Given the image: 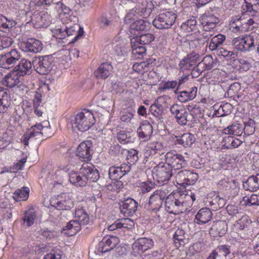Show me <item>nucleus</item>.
Returning <instances> with one entry per match:
<instances>
[{"label":"nucleus","mask_w":259,"mask_h":259,"mask_svg":"<svg viewBox=\"0 0 259 259\" xmlns=\"http://www.w3.org/2000/svg\"><path fill=\"white\" fill-rule=\"evenodd\" d=\"M122 185V183L120 181L114 182V187H118L119 189L121 187V189L117 192V194L115 196V200L118 202L121 213H123L124 217L131 216L137 211L138 204L133 199L125 198Z\"/></svg>","instance_id":"nucleus-1"},{"label":"nucleus","mask_w":259,"mask_h":259,"mask_svg":"<svg viewBox=\"0 0 259 259\" xmlns=\"http://www.w3.org/2000/svg\"><path fill=\"white\" fill-rule=\"evenodd\" d=\"M95 122L93 113L86 109L78 112L71 119L72 124L82 132L88 131L95 124Z\"/></svg>","instance_id":"nucleus-2"},{"label":"nucleus","mask_w":259,"mask_h":259,"mask_svg":"<svg viewBox=\"0 0 259 259\" xmlns=\"http://www.w3.org/2000/svg\"><path fill=\"white\" fill-rule=\"evenodd\" d=\"M176 14L171 11L161 13L157 16L153 21V24L158 29H168L175 22Z\"/></svg>","instance_id":"nucleus-3"},{"label":"nucleus","mask_w":259,"mask_h":259,"mask_svg":"<svg viewBox=\"0 0 259 259\" xmlns=\"http://www.w3.org/2000/svg\"><path fill=\"white\" fill-rule=\"evenodd\" d=\"M49 130L47 127H45L41 123H36L27 130L21 139L22 143L25 146L29 145V141L32 138L37 139L40 137H49L51 136L45 135L44 130Z\"/></svg>","instance_id":"nucleus-4"},{"label":"nucleus","mask_w":259,"mask_h":259,"mask_svg":"<svg viewBox=\"0 0 259 259\" xmlns=\"http://www.w3.org/2000/svg\"><path fill=\"white\" fill-rule=\"evenodd\" d=\"M50 204L58 210H70L74 206L73 199L65 193L53 197L50 199Z\"/></svg>","instance_id":"nucleus-5"},{"label":"nucleus","mask_w":259,"mask_h":259,"mask_svg":"<svg viewBox=\"0 0 259 259\" xmlns=\"http://www.w3.org/2000/svg\"><path fill=\"white\" fill-rule=\"evenodd\" d=\"M165 162L167 167L172 170H177L182 168L187 164L184 156L175 151H169L165 155Z\"/></svg>","instance_id":"nucleus-6"},{"label":"nucleus","mask_w":259,"mask_h":259,"mask_svg":"<svg viewBox=\"0 0 259 259\" xmlns=\"http://www.w3.org/2000/svg\"><path fill=\"white\" fill-rule=\"evenodd\" d=\"M20 53L18 50L12 49L4 55H0V67L10 69L20 59Z\"/></svg>","instance_id":"nucleus-7"},{"label":"nucleus","mask_w":259,"mask_h":259,"mask_svg":"<svg viewBox=\"0 0 259 259\" xmlns=\"http://www.w3.org/2000/svg\"><path fill=\"white\" fill-rule=\"evenodd\" d=\"M198 178L196 173L186 169L179 171L175 176L177 184L183 187L194 184Z\"/></svg>","instance_id":"nucleus-8"},{"label":"nucleus","mask_w":259,"mask_h":259,"mask_svg":"<svg viewBox=\"0 0 259 259\" xmlns=\"http://www.w3.org/2000/svg\"><path fill=\"white\" fill-rule=\"evenodd\" d=\"M93 143L87 140L80 143L76 149V155L83 161L88 162L92 157Z\"/></svg>","instance_id":"nucleus-9"},{"label":"nucleus","mask_w":259,"mask_h":259,"mask_svg":"<svg viewBox=\"0 0 259 259\" xmlns=\"http://www.w3.org/2000/svg\"><path fill=\"white\" fill-rule=\"evenodd\" d=\"M31 22L35 28L47 26L51 21V16L44 10H36L31 16Z\"/></svg>","instance_id":"nucleus-10"},{"label":"nucleus","mask_w":259,"mask_h":259,"mask_svg":"<svg viewBox=\"0 0 259 259\" xmlns=\"http://www.w3.org/2000/svg\"><path fill=\"white\" fill-rule=\"evenodd\" d=\"M165 208L167 212L174 214L182 213L186 209L184 202L176 199L172 195L166 198Z\"/></svg>","instance_id":"nucleus-11"},{"label":"nucleus","mask_w":259,"mask_h":259,"mask_svg":"<svg viewBox=\"0 0 259 259\" xmlns=\"http://www.w3.org/2000/svg\"><path fill=\"white\" fill-rule=\"evenodd\" d=\"M153 246V241L152 239L146 238L139 239L132 245L133 252L135 256L141 255Z\"/></svg>","instance_id":"nucleus-12"},{"label":"nucleus","mask_w":259,"mask_h":259,"mask_svg":"<svg viewBox=\"0 0 259 259\" xmlns=\"http://www.w3.org/2000/svg\"><path fill=\"white\" fill-rule=\"evenodd\" d=\"M199 55L198 52L193 51L187 55L180 62L179 67L182 71L190 70L196 64L199 60Z\"/></svg>","instance_id":"nucleus-13"},{"label":"nucleus","mask_w":259,"mask_h":259,"mask_svg":"<svg viewBox=\"0 0 259 259\" xmlns=\"http://www.w3.org/2000/svg\"><path fill=\"white\" fill-rule=\"evenodd\" d=\"M233 44L236 49L241 51H249L255 47L254 43L248 35L241 39L234 38L233 40Z\"/></svg>","instance_id":"nucleus-14"},{"label":"nucleus","mask_w":259,"mask_h":259,"mask_svg":"<svg viewBox=\"0 0 259 259\" xmlns=\"http://www.w3.org/2000/svg\"><path fill=\"white\" fill-rule=\"evenodd\" d=\"M165 194L161 190H156L149 198V209L151 210H158L162 204Z\"/></svg>","instance_id":"nucleus-15"},{"label":"nucleus","mask_w":259,"mask_h":259,"mask_svg":"<svg viewBox=\"0 0 259 259\" xmlns=\"http://www.w3.org/2000/svg\"><path fill=\"white\" fill-rule=\"evenodd\" d=\"M168 98L167 96H162L157 98L150 107V112L155 117L160 120L162 118V113L164 111V107L162 103Z\"/></svg>","instance_id":"nucleus-16"},{"label":"nucleus","mask_w":259,"mask_h":259,"mask_svg":"<svg viewBox=\"0 0 259 259\" xmlns=\"http://www.w3.org/2000/svg\"><path fill=\"white\" fill-rule=\"evenodd\" d=\"M200 22L203 26V30L208 31L215 28L219 20L213 14H204L200 18Z\"/></svg>","instance_id":"nucleus-17"},{"label":"nucleus","mask_w":259,"mask_h":259,"mask_svg":"<svg viewBox=\"0 0 259 259\" xmlns=\"http://www.w3.org/2000/svg\"><path fill=\"white\" fill-rule=\"evenodd\" d=\"M21 47L25 52L36 53L41 51L42 44L37 39L30 38L26 41L21 43Z\"/></svg>","instance_id":"nucleus-18"},{"label":"nucleus","mask_w":259,"mask_h":259,"mask_svg":"<svg viewBox=\"0 0 259 259\" xmlns=\"http://www.w3.org/2000/svg\"><path fill=\"white\" fill-rule=\"evenodd\" d=\"M172 175L171 169L165 165L159 166L156 169L155 176L159 183L167 182Z\"/></svg>","instance_id":"nucleus-19"},{"label":"nucleus","mask_w":259,"mask_h":259,"mask_svg":"<svg viewBox=\"0 0 259 259\" xmlns=\"http://www.w3.org/2000/svg\"><path fill=\"white\" fill-rule=\"evenodd\" d=\"M227 231V224L225 221H219L214 222L209 230L210 235L213 237H222Z\"/></svg>","instance_id":"nucleus-20"},{"label":"nucleus","mask_w":259,"mask_h":259,"mask_svg":"<svg viewBox=\"0 0 259 259\" xmlns=\"http://www.w3.org/2000/svg\"><path fill=\"white\" fill-rule=\"evenodd\" d=\"M22 77L17 72L13 71L5 76L2 80L3 85L12 88L18 86Z\"/></svg>","instance_id":"nucleus-21"},{"label":"nucleus","mask_w":259,"mask_h":259,"mask_svg":"<svg viewBox=\"0 0 259 259\" xmlns=\"http://www.w3.org/2000/svg\"><path fill=\"white\" fill-rule=\"evenodd\" d=\"M66 28V36H74V37L69 42L74 43L76 41L84 34L83 28L77 24H74L71 26H65Z\"/></svg>","instance_id":"nucleus-22"},{"label":"nucleus","mask_w":259,"mask_h":259,"mask_svg":"<svg viewBox=\"0 0 259 259\" xmlns=\"http://www.w3.org/2000/svg\"><path fill=\"white\" fill-rule=\"evenodd\" d=\"M211 199L208 198V202L213 210H217L223 208L226 203V200L223 197H221L219 193L213 192L210 194Z\"/></svg>","instance_id":"nucleus-23"},{"label":"nucleus","mask_w":259,"mask_h":259,"mask_svg":"<svg viewBox=\"0 0 259 259\" xmlns=\"http://www.w3.org/2000/svg\"><path fill=\"white\" fill-rule=\"evenodd\" d=\"M212 216V213L210 209L202 208L197 213L195 222L199 225L206 224L211 220Z\"/></svg>","instance_id":"nucleus-24"},{"label":"nucleus","mask_w":259,"mask_h":259,"mask_svg":"<svg viewBox=\"0 0 259 259\" xmlns=\"http://www.w3.org/2000/svg\"><path fill=\"white\" fill-rule=\"evenodd\" d=\"M11 104L10 95L6 89L0 87V113L7 112Z\"/></svg>","instance_id":"nucleus-25"},{"label":"nucleus","mask_w":259,"mask_h":259,"mask_svg":"<svg viewBox=\"0 0 259 259\" xmlns=\"http://www.w3.org/2000/svg\"><path fill=\"white\" fill-rule=\"evenodd\" d=\"M112 70L111 64L105 62L95 71L94 74L97 78L105 79L111 74Z\"/></svg>","instance_id":"nucleus-26"},{"label":"nucleus","mask_w":259,"mask_h":259,"mask_svg":"<svg viewBox=\"0 0 259 259\" xmlns=\"http://www.w3.org/2000/svg\"><path fill=\"white\" fill-rule=\"evenodd\" d=\"M69 181L72 185L77 187L87 185V179L80 172L71 171L69 175Z\"/></svg>","instance_id":"nucleus-27"},{"label":"nucleus","mask_w":259,"mask_h":259,"mask_svg":"<svg viewBox=\"0 0 259 259\" xmlns=\"http://www.w3.org/2000/svg\"><path fill=\"white\" fill-rule=\"evenodd\" d=\"M137 133L140 138L144 141L148 140L153 133L152 126L149 122L145 121L138 128Z\"/></svg>","instance_id":"nucleus-28"},{"label":"nucleus","mask_w":259,"mask_h":259,"mask_svg":"<svg viewBox=\"0 0 259 259\" xmlns=\"http://www.w3.org/2000/svg\"><path fill=\"white\" fill-rule=\"evenodd\" d=\"M52 62L48 56L40 60L36 68V71L40 74H48L51 70Z\"/></svg>","instance_id":"nucleus-29"},{"label":"nucleus","mask_w":259,"mask_h":259,"mask_svg":"<svg viewBox=\"0 0 259 259\" xmlns=\"http://www.w3.org/2000/svg\"><path fill=\"white\" fill-rule=\"evenodd\" d=\"M112 235H110L104 237L96 246L97 251L98 252L104 253L112 250Z\"/></svg>","instance_id":"nucleus-30"},{"label":"nucleus","mask_w":259,"mask_h":259,"mask_svg":"<svg viewBox=\"0 0 259 259\" xmlns=\"http://www.w3.org/2000/svg\"><path fill=\"white\" fill-rule=\"evenodd\" d=\"M75 221L78 222L82 225H85L89 224L90 218L89 214L86 212L83 207L78 206L76 208L74 212Z\"/></svg>","instance_id":"nucleus-31"},{"label":"nucleus","mask_w":259,"mask_h":259,"mask_svg":"<svg viewBox=\"0 0 259 259\" xmlns=\"http://www.w3.org/2000/svg\"><path fill=\"white\" fill-rule=\"evenodd\" d=\"M197 88L194 87L188 91L181 92L178 95V99L182 103L192 100L196 96Z\"/></svg>","instance_id":"nucleus-32"},{"label":"nucleus","mask_w":259,"mask_h":259,"mask_svg":"<svg viewBox=\"0 0 259 259\" xmlns=\"http://www.w3.org/2000/svg\"><path fill=\"white\" fill-rule=\"evenodd\" d=\"M243 186L246 190L251 192L255 191L259 189V174L256 176H252L248 178L247 181L243 184Z\"/></svg>","instance_id":"nucleus-33"},{"label":"nucleus","mask_w":259,"mask_h":259,"mask_svg":"<svg viewBox=\"0 0 259 259\" xmlns=\"http://www.w3.org/2000/svg\"><path fill=\"white\" fill-rule=\"evenodd\" d=\"M154 35L151 33H146L136 36L131 40V43L141 44L143 46H148L154 39Z\"/></svg>","instance_id":"nucleus-34"},{"label":"nucleus","mask_w":259,"mask_h":259,"mask_svg":"<svg viewBox=\"0 0 259 259\" xmlns=\"http://www.w3.org/2000/svg\"><path fill=\"white\" fill-rule=\"evenodd\" d=\"M53 3V0H31L26 8L24 9L25 14L34 11L37 7L41 6H50Z\"/></svg>","instance_id":"nucleus-35"},{"label":"nucleus","mask_w":259,"mask_h":259,"mask_svg":"<svg viewBox=\"0 0 259 259\" xmlns=\"http://www.w3.org/2000/svg\"><path fill=\"white\" fill-rule=\"evenodd\" d=\"M212 58L210 57H204L202 61L199 62L197 66L193 69V74H195L196 72L197 74H199L204 70H210L212 67Z\"/></svg>","instance_id":"nucleus-36"},{"label":"nucleus","mask_w":259,"mask_h":259,"mask_svg":"<svg viewBox=\"0 0 259 259\" xmlns=\"http://www.w3.org/2000/svg\"><path fill=\"white\" fill-rule=\"evenodd\" d=\"M178 144L184 147H190L195 141L194 136L189 133L183 134L181 136L176 137Z\"/></svg>","instance_id":"nucleus-37"},{"label":"nucleus","mask_w":259,"mask_h":259,"mask_svg":"<svg viewBox=\"0 0 259 259\" xmlns=\"http://www.w3.org/2000/svg\"><path fill=\"white\" fill-rule=\"evenodd\" d=\"M17 67V70L15 71L23 77L24 75L29 74L31 72L32 65L30 61L22 59Z\"/></svg>","instance_id":"nucleus-38"},{"label":"nucleus","mask_w":259,"mask_h":259,"mask_svg":"<svg viewBox=\"0 0 259 259\" xmlns=\"http://www.w3.org/2000/svg\"><path fill=\"white\" fill-rule=\"evenodd\" d=\"M82 225L75 220L70 221L65 226L64 231H66L65 234L69 236H72L76 234L81 229Z\"/></svg>","instance_id":"nucleus-39"},{"label":"nucleus","mask_w":259,"mask_h":259,"mask_svg":"<svg viewBox=\"0 0 259 259\" xmlns=\"http://www.w3.org/2000/svg\"><path fill=\"white\" fill-rule=\"evenodd\" d=\"M146 6L147 4L145 5L141 4L140 6L135 7L126 15L125 17V21L127 22L128 20L133 19V16H144L146 12Z\"/></svg>","instance_id":"nucleus-40"},{"label":"nucleus","mask_w":259,"mask_h":259,"mask_svg":"<svg viewBox=\"0 0 259 259\" xmlns=\"http://www.w3.org/2000/svg\"><path fill=\"white\" fill-rule=\"evenodd\" d=\"M186 40L188 42L190 49H199L203 46L205 43L204 38L195 37L192 34L187 35Z\"/></svg>","instance_id":"nucleus-41"},{"label":"nucleus","mask_w":259,"mask_h":259,"mask_svg":"<svg viewBox=\"0 0 259 259\" xmlns=\"http://www.w3.org/2000/svg\"><path fill=\"white\" fill-rule=\"evenodd\" d=\"M29 189L27 187H23L18 189L14 192L13 197L16 201H24L29 197Z\"/></svg>","instance_id":"nucleus-42"},{"label":"nucleus","mask_w":259,"mask_h":259,"mask_svg":"<svg viewBox=\"0 0 259 259\" xmlns=\"http://www.w3.org/2000/svg\"><path fill=\"white\" fill-rule=\"evenodd\" d=\"M226 40V36L219 34L213 37L209 45V48L211 51L218 49Z\"/></svg>","instance_id":"nucleus-43"},{"label":"nucleus","mask_w":259,"mask_h":259,"mask_svg":"<svg viewBox=\"0 0 259 259\" xmlns=\"http://www.w3.org/2000/svg\"><path fill=\"white\" fill-rule=\"evenodd\" d=\"M94 99L99 106L104 108H107L111 100L108 97L107 93L100 92L94 97Z\"/></svg>","instance_id":"nucleus-44"},{"label":"nucleus","mask_w":259,"mask_h":259,"mask_svg":"<svg viewBox=\"0 0 259 259\" xmlns=\"http://www.w3.org/2000/svg\"><path fill=\"white\" fill-rule=\"evenodd\" d=\"M36 218V214L34 209H28L24 213V216L23 219V225L27 227L32 225Z\"/></svg>","instance_id":"nucleus-45"},{"label":"nucleus","mask_w":259,"mask_h":259,"mask_svg":"<svg viewBox=\"0 0 259 259\" xmlns=\"http://www.w3.org/2000/svg\"><path fill=\"white\" fill-rule=\"evenodd\" d=\"M150 27V23L143 20H139L132 23L131 27L132 30L138 31H145L148 29Z\"/></svg>","instance_id":"nucleus-46"},{"label":"nucleus","mask_w":259,"mask_h":259,"mask_svg":"<svg viewBox=\"0 0 259 259\" xmlns=\"http://www.w3.org/2000/svg\"><path fill=\"white\" fill-rule=\"evenodd\" d=\"M162 149V145L160 143L156 142L148 143L146 148V156L154 155L158 151H160Z\"/></svg>","instance_id":"nucleus-47"},{"label":"nucleus","mask_w":259,"mask_h":259,"mask_svg":"<svg viewBox=\"0 0 259 259\" xmlns=\"http://www.w3.org/2000/svg\"><path fill=\"white\" fill-rule=\"evenodd\" d=\"M246 12L253 13L259 12V0H244Z\"/></svg>","instance_id":"nucleus-48"},{"label":"nucleus","mask_w":259,"mask_h":259,"mask_svg":"<svg viewBox=\"0 0 259 259\" xmlns=\"http://www.w3.org/2000/svg\"><path fill=\"white\" fill-rule=\"evenodd\" d=\"M243 128L238 123L233 124L224 129V133L226 134L240 136L243 133Z\"/></svg>","instance_id":"nucleus-49"},{"label":"nucleus","mask_w":259,"mask_h":259,"mask_svg":"<svg viewBox=\"0 0 259 259\" xmlns=\"http://www.w3.org/2000/svg\"><path fill=\"white\" fill-rule=\"evenodd\" d=\"M239 218V219L236 221L234 225L239 230H242L247 228L251 223L248 217L246 215L242 214Z\"/></svg>","instance_id":"nucleus-50"},{"label":"nucleus","mask_w":259,"mask_h":259,"mask_svg":"<svg viewBox=\"0 0 259 259\" xmlns=\"http://www.w3.org/2000/svg\"><path fill=\"white\" fill-rule=\"evenodd\" d=\"M196 20L191 19L181 25L182 29L185 32H190L196 30Z\"/></svg>","instance_id":"nucleus-51"},{"label":"nucleus","mask_w":259,"mask_h":259,"mask_svg":"<svg viewBox=\"0 0 259 259\" xmlns=\"http://www.w3.org/2000/svg\"><path fill=\"white\" fill-rule=\"evenodd\" d=\"M12 136L7 132L0 136V149H4L12 143Z\"/></svg>","instance_id":"nucleus-52"},{"label":"nucleus","mask_w":259,"mask_h":259,"mask_svg":"<svg viewBox=\"0 0 259 259\" xmlns=\"http://www.w3.org/2000/svg\"><path fill=\"white\" fill-rule=\"evenodd\" d=\"M132 48V53L136 57H140V56H143L146 54V46L141 45V44H137L131 43Z\"/></svg>","instance_id":"nucleus-53"},{"label":"nucleus","mask_w":259,"mask_h":259,"mask_svg":"<svg viewBox=\"0 0 259 259\" xmlns=\"http://www.w3.org/2000/svg\"><path fill=\"white\" fill-rule=\"evenodd\" d=\"M176 89L178 90V82L176 80L162 81L159 84V90L165 91L169 89Z\"/></svg>","instance_id":"nucleus-54"},{"label":"nucleus","mask_w":259,"mask_h":259,"mask_svg":"<svg viewBox=\"0 0 259 259\" xmlns=\"http://www.w3.org/2000/svg\"><path fill=\"white\" fill-rule=\"evenodd\" d=\"M258 22L255 20V18H249L247 19L245 23L242 26V29H240V32H243L245 31H249L253 30L255 28L254 25H257Z\"/></svg>","instance_id":"nucleus-55"},{"label":"nucleus","mask_w":259,"mask_h":259,"mask_svg":"<svg viewBox=\"0 0 259 259\" xmlns=\"http://www.w3.org/2000/svg\"><path fill=\"white\" fill-rule=\"evenodd\" d=\"M66 28H65V25H63L60 28L52 30V32L53 36L57 39H62L66 37V33H67V32H66Z\"/></svg>","instance_id":"nucleus-56"},{"label":"nucleus","mask_w":259,"mask_h":259,"mask_svg":"<svg viewBox=\"0 0 259 259\" xmlns=\"http://www.w3.org/2000/svg\"><path fill=\"white\" fill-rule=\"evenodd\" d=\"M97 24L101 28H106L112 24V20L104 15H101L97 19Z\"/></svg>","instance_id":"nucleus-57"},{"label":"nucleus","mask_w":259,"mask_h":259,"mask_svg":"<svg viewBox=\"0 0 259 259\" xmlns=\"http://www.w3.org/2000/svg\"><path fill=\"white\" fill-rule=\"evenodd\" d=\"M14 40L10 37L3 36L0 38V50L9 48L13 44Z\"/></svg>","instance_id":"nucleus-58"},{"label":"nucleus","mask_w":259,"mask_h":259,"mask_svg":"<svg viewBox=\"0 0 259 259\" xmlns=\"http://www.w3.org/2000/svg\"><path fill=\"white\" fill-rule=\"evenodd\" d=\"M243 201L246 205H259V195L252 194L249 198L244 197Z\"/></svg>","instance_id":"nucleus-59"},{"label":"nucleus","mask_w":259,"mask_h":259,"mask_svg":"<svg viewBox=\"0 0 259 259\" xmlns=\"http://www.w3.org/2000/svg\"><path fill=\"white\" fill-rule=\"evenodd\" d=\"M95 168V166L92 163L87 162L83 163L80 170L83 176L85 177L88 176V175L90 174Z\"/></svg>","instance_id":"nucleus-60"},{"label":"nucleus","mask_w":259,"mask_h":259,"mask_svg":"<svg viewBox=\"0 0 259 259\" xmlns=\"http://www.w3.org/2000/svg\"><path fill=\"white\" fill-rule=\"evenodd\" d=\"M133 116L132 112L127 109H124L120 112V119L123 122H130Z\"/></svg>","instance_id":"nucleus-61"},{"label":"nucleus","mask_w":259,"mask_h":259,"mask_svg":"<svg viewBox=\"0 0 259 259\" xmlns=\"http://www.w3.org/2000/svg\"><path fill=\"white\" fill-rule=\"evenodd\" d=\"M188 113L185 109L181 110L178 115L175 116L177 119L178 123L181 125H185L187 122V116Z\"/></svg>","instance_id":"nucleus-62"},{"label":"nucleus","mask_w":259,"mask_h":259,"mask_svg":"<svg viewBox=\"0 0 259 259\" xmlns=\"http://www.w3.org/2000/svg\"><path fill=\"white\" fill-rule=\"evenodd\" d=\"M57 9H58V13L69 15L71 12V9L66 5H65L62 2H59L56 3Z\"/></svg>","instance_id":"nucleus-63"},{"label":"nucleus","mask_w":259,"mask_h":259,"mask_svg":"<svg viewBox=\"0 0 259 259\" xmlns=\"http://www.w3.org/2000/svg\"><path fill=\"white\" fill-rule=\"evenodd\" d=\"M62 256L60 250H53L50 253L45 255L43 259H62Z\"/></svg>","instance_id":"nucleus-64"}]
</instances>
